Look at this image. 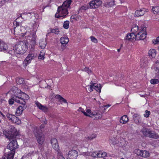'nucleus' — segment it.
<instances>
[{
  "label": "nucleus",
  "mask_w": 159,
  "mask_h": 159,
  "mask_svg": "<svg viewBox=\"0 0 159 159\" xmlns=\"http://www.w3.org/2000/svg\"><path fill=\"white\" fill-rule=\"evenodd\" d=\"M59 159H65L62 156H61L59 157Z\"/></svg>",
  "instance_id": "57"
},
{
  "label": "nucleus",
  "mask_w": 159,
  "mask_h": 159,
  "mask_svg": "<svg viewBox=\"0 0 159 159\" xmlns=\"http://www.w3.org/2000/svg\"><path fill=\"white\" fill-rule=\"evenodd\" d=\"M9 130L3 131V134L5 137L10 140L12 139L7 146V149L10 150L8 154L7 159H13L15 150L18 148V145L16 140L14 139L19 134V132L13 126H10Z\"/></svg>",
  "instance_id": "1"
},
{
  "label": "nucleus",
  "mask_w": 159,
  "mask_h": 159,
  "mask_svg": "<svg viewBox=\"0 0 159 159\" xmlns=\"http://www.w3.org/2000/svg\"><path fill=\"white\" fill-rule=\"evenodd\" d=\"M150 114V112L149 111L146 110L145 111V113L144 114V116L145 117L148 118L149 117V116Z\"/></svg>",
  "instance_id": "42"
},
{
  "label": "nucleus",
  "mask_w": 159,
  "mask_h": 159,
  "mask_svg": "<svg viewBox=\"0 0 159 159\" xmlns=\"http://www.w3.org/2000/svg\"><path fill=\"white\" fill-rule=\"evenodd\" d=\"M98 157H103L107 156V154L106 152H102L101 151L98 153Z\"/></svg>",
  "instance_id": "30"
},
{
  "label": "nucleus",
  "mask_w": 159,
  "mask_h": 159,
  "mask_svg": "<svg viewBox=\"0 0 159 159\" xmlns=\"http://www.w3.org/2000/svg\"><path fill=\"white\" fill-rule=\"evenodd\" d=\"M69 41V39L66 37H62L60 39V42L62 45L67 43Z\"/></svg>",
  "instance_id": "19"
},
{
  "label": "nucleus",
  "mask_w": 159,
  "mask_h": 159,
  "mask_svg": "<svg viewBox=\"0 0 159 159\" xmlns=\"http://www.w3.org/2000/svg\"><path fill=\"white\" fill-rule=\"evenodd\" d=\"M153 43L154 44H157L159 43V37L157 38L156 39H153L152 40Z\"/></svg>",
  "instance_id": "45"
},
{
  "label": "nucleus",
  "mask_w": 159,
  "mask_h": 159,
  "mask_svg": "<svg viewBox=\"0 0 159 159\" xmlns=\"http://www.w3.org/2000/svg\"><path fill=\"white\" fill-rule=\"evenodd\" d=\"M86 112L87 113V115H85L86 116H93V114L90 109H87Z\"/></svg>",
  "instance_id": "39"
},
{
  "label": "nucleus",
  "mask_w": 159,
  "mask_h": 159,
  "mask_svg": "<svg viewBox=\"0 0 159 159\" xmlns=\"http://www.w3.org/2000/svg\"><path fill=\"white\" fill-rule=\"evenodd\" d=\"M22 103H20V104H21V105L19 106V107L17 109L16 113L17 114V116H19L22 112L23 111L26 109L27 107L26 105V102L24 100H23Z\"/></svg>",
  "instance_id": "6"
},
{
  "label": "nucleus",
  "mask_w": 159,
  "mask_h": 159,
  "mask_svg": "<svg viewBox=\"0 0 159 159\" xmlns=\"http://www.w3.org/2000/svg\"><path fill=\"white\" fill-rule=\"evenodd\" d=\"M90 38L93 42L95 43H97L98 42L97 39L95 37L91 36L90 37Z\"/></svg>",
  "instance_id": "40"
},
{
  "label": "nucleus",
  "mask_w": 159,
  "mask_h": 159,
  "mask_svg": "<svg viewBox=\"0 0 159 159\" xmlns=\"http://www.w3.org/2000/svg\"><path fill=\"white\" fill-rule=\"evenodd\" d=\"M92 84L90 86V87H89L90 89V92H91L93 90L92 89H93V88L94 89V86H95V85H94V84H93V83H92Z\"/></svg>",
  "instance_id": "51"
},
{
  "label": "nucleus",
  "mask_w": 159,
  "mask_h": 159,
  "mask_svg": "<svg viewBox=\"0 0 159 159\" xmlns=\"http://www.w3.org/2000/svg\"><path fill=\"white\" fill-rule=\"evenodd\" d=\"M32 37L36 38V36L35 32H34L32 34Z\"/></svg>",
  "instance_id": "53"
},
{
  "label": "nucleus",
  "mask_w": 159,
  "mask_h": 159,
  "mask_svg": "<svg viewBox=\"0 0 159 159\" xmlns=\"http://www.w3.org/2000/svg\"><path fill=\"white\" fill-rule=\"evenodd\" d=\"M142 151V150H141L139 149H135L134 152L137 155L141 157Z\"/></svg>",
  "instance_id": "34"
},
{
  "label": "nucleus",
  "mask_w": 159,
  "mask_h": 159,
  "mask_svg": "<svg viewBox=\"0 0 159 159\" xmlns=\"http://www.w3.org/2000/svg\"><path fill=\"white\" fill-rule=\"evenodd\" d=\"M94 116L97 119H98L101 118L102 116V113L99 111H97L96 114H93Z\"/></svg>",
  "instance_id": "25"
},
{
  "label": "nucleus",
  "mask_w": 159,
  "mask_h": 159,
  "mask_svg": "<svg viewBox=\"0 0 159 159\" xmlns=\"http://www.w3.org/2000/svg\"><path fill=\"white\" fill-rule=\"evenodd\" d=\"M143 134L150 138L157 139L159 135L154 131L150 130L148 129H144L142 131Z\"/></svg>",
  "instance_id": "5"
},
{
  "label": "nucleus",
  "mask_w": 159,
  "mask_h": 159,
  "mask_svg": "<svg viewBox=\"0 0 159 159\" xmlns=\"http://www.w3.org/2000/svg\"><path fill=\"white\" fill-rule=\"evenodd\" d=\"M152 11L155 14H159V7L158 6L152 7Z\"/></svg>",
  "instance_id": "24"
},
{
  "label": "nucleus",
  "mask_w": 159,
  "mask_h": 159,
  "mask_svg": "<svg viewBox=\"0 0 159 159\" xmlns=\"http://www.w3.org/2000/svg\"><path fill=\"white\" fill-rule=\"evenodd\" d=\"M72 2L71 0H66L65 1L61 6L59 7L57 9V13L55 14V17L57 18L62 17V18L65 17L68 14V12L67 8H70V5Z\"/></svg>",
  "instance_id": "4"
},
{
  "label": "nucleus",
  "mask_w": 159,
  "mask_h": 159,
  "mask_svg": "<svg viewBox=\"0 0 159 159\" xmlns=\"http://www.w3.org/2000/svg\"><path fill=\"white\" fill-rule=\"evenodd\" d=\"M106 110V108H105L104 109V112H105V110Z\"/></svg>",
  "instance_id": "60"
},
{
  "label": "nucleus",
  "mask_w": 159,
  "mask_h": 159,
  "mask_svg": "<svg viewBox=\"0 0 159 159\" xmlns=\"http://www.w3.org/2000/svg\"><path fill=\"white\" fill-rule=\"evenodd\" d=\"M38 143L41 145L43 144L44 141V136L42 134H40V135L37 136L36 138Z\"/></svg>",
  "instance_id": "14"
},
{
  "label": "nucleus",
  "mask_w": 159,
  "mask_h": 159,
  "mask_svg": "<svg viewBox=\"0 0 159 159\" xmlns=\"http://www.w3.org/2000/svg\"><path fill=\"white\" fill-rule=\"evenodd\" d=\"M14 115H12L9 113H7L6 115V117L11 121L12 122V120H13L14 117H15Z\"/></svg>",
  "instance_id": "28"
},
{
  "label": "nucleus",
  "mask_w": 159,
  "mask_h": 159,
  "mask_svg": "<svg viewBox=\"0 0 159 159\" xmlns=\"http://www.w3.org/2000/svg\"><path fill=\"white\" fill-rule=\"evenodd\" d=\"M102 1L100 0H93L90 2V5L93 9L98 8L101 5Z\"/></svg>",
  "instance_id": "9"
},
{
  "label": "nucleus",
  "mask_w": 159,
  "mask_h": 159,
  "mask_svg": "<svg viewBox=\"0 0 159 159\" xmlns=\"http://www.w3.org/2000/svg\"><path fill=\"white\" fill-rule=\"evenodd\" d=\"M133 36L134 35H133V34H132V33L130 34L128 33L125 36L124 40L125 41L126 40H128L132 41V40H133L134 39L136 40V37H134L133 38Z\"/></svg>",
  "instance_id": "16"
},
{
  "label": "nucleus",
  "mask_w": 159,
  "mask_h": 159,
  "mask_svg": "<svg viewBox=\"0 0 159 159\" xmlns=\"http://www.w3.org/2000/svg\"><path fill=\"white\" fill-rule=\"evenodd\" d=\"M79 18V17L78 16L75 15H73L70 17V21L72 22L73 21V19L77 20Z\"/></svg>",
  "instance_id": "35"
},
{
  "label": "nucleus",
  "mask_w": 159,
  "mask_h": 159,
  "mask_svg": "<svg viewBox=\"0 0 159 159\" xmlns=\"http://www.w3.org/2000/svg\"><path fill=\"white\" fill-rule=\"evenodd\" d=\"M103 159H105V158H103Z\"/></svg>",
  "instance_id": "63"
},
{
  "label": "nucleus",
  "mask_w": 159,
  "mask_h": 159,
  "mask_svg": "<svg viewBox=\"0 0 159 159\" xmlns=\"http://www.w3.org/2000/svg\"><path fill=\"white\" fill-rule=\"evenodd\" d=\"M145 11L144 8L140 9L139 10H137L135 13V16L138 17L143 16L145 13Z\"/></svg>",
  "instance_id": "13"
},
{
  "label": "nucleus",
  "mask_w": 159,
  "mask_h": 159,
  "mask_svg": "<svg viewBox=\"0 0 159 159\" xmlns=\"http://www.w3.org/2000/svg\"><path fill=\"white\" fill-rule=\"evenodd\" d=\"M23 96L25 97V99L23 98L24 99L25 101V100H27L29 98V96L27 95L25 93H23Z\"/></svg>",
  "instance_id": "48"
},
{
  "label": "nucleus",
  "mask_w": 159,
  "mask_h": 159,
  "mask_svg": "<svg viewBox=\"0 0 159 159\" xmlns=\"http://www.w3.org/2000/svg\"><path fill=\"white\" fill-rule=\"evenodd\" d=\"M28 43L25 41H21L16 44L13 48H9L7 52L12 56L19 57L20 54H23L28 48Z\"/></svg>",
  "instance_id": "2"
},
{
  "label": "nucleus",
  "mask_w": 159,
  "mask_h": 159,
  "mask_svg": "<svg viewBox=\"0 0 159 159\" xmlns=\"http://www.w3.org/2000/svg\"><path fill=\"white\" fill-rule=\"evenodd\" d=\"M93 8L92 7H91L90 5V2L89 3V5H84V6H83L82 7H81L80 8V10H87L89 8Z\"/></svg>",
  "instance_id": "29"
},
{
  "label": "nucleus",
  "mask_w": 159,
  "mask_h": 159,
  "mask_svg": "<svg viewBox=\"0 0 159 159\" xmlns=\"http://www.w3.org/2000/svg\"><path fill=\"white\" fill-rule=\"evenodd\" d=\"M52 32L55 33L56 34H57L59 32V30L58 29H52L51 31Z\"/></svg>",
  "instance_id": "46"
},
{
  "label": "nucleus",
  "mask_w": 159,
  "mask_h": 159,
  "mask_svg": "<svg viewBox=\"0 0 159 159\" xmlns=\"http://www.w3.org/2000/svg\"><path fill=\"white\" fill-rule=\"evenodd\" d=\"M47 43L45 40L41 39L39 42L40 47L42 49L45 48Z\"/></svg>",
  "instance_id": "18"
},
{
  "label": "nucleus",
  "mask_w": 159,
  "mask_h": 159,
  "mask_svg": "<svg viewBox=\"0 0 159 159\" xmlns=\"http://www.w3.org/2000/svg\"><path fill=\"white\" fill-rule=\"evenodd\" d=\"M115 4L114 1H111L109 2V5L111 7L113 6L114 5H115Z\"/></svg>",
  "instance_id": "49"
},
{
  "label": "nucleus",
  "mask_w": 159,
  "mask_h": 159,
  "mask_svg": "<svg viewBox=\"0 0 159 159\" xmlns=\"http://www.w3.org/2000/svg\"><path fill=\"white\" fill-rule=\"evenodd\" d=\"M97 135L95 134H92L90 135L87 137V138L89 140H92L93 139L95 138L96 137Z\"/></svg>",
  "instance_id": "38"
},
{
  "label": "nucleus",
  "mask_w": 159,
  "mask_h": 159,
  "mask_svg": "<svg viewBox=\"0 0 159 159\" xmlns=\"http://www.w3.org/2000/svg\"><path fill=\"white\" fill-rule=\"evenodd\" d=\"M150 83L152 84H157L159 82V80L157 79H152L150 81Z\"/></svg>",
  "instance_id": "37"
},
{
  "label": "nucleus",
  "mask_w": 159,
  "mask_h": 159,
  "mask_svg": "<svg viewBox=\"0 0 159 159\" xmlns=\"http://www.w3.org/2000/svg\"><path fill=\"white\" fill-rule=\"evenodd\" d=\"M0 115H2V116L4 118H5V116L1 112H0Z\"/></svg>",
  "instance_id": "54"
},
{
  "label": "nucleus",
  "mask_w": 159,
  "mask_h": 159,
  "mask_svg": "<svg viewBox=\"0 0 159 159\" xmlns=\"http://www.w3.org/2000/svg\"><path fill=\"white\" fill-rule=\"evenodd\" d=\"M33 131L34 134L36 138L40 135V134H42L41 132L40 129H39V128L37 127H34L33 129Z\"/></svg>",
  "instance_id": "17"
},
{
  "label": "nucleus",
  "mask_w": 159,
  "mask_h": 159,
  "mask_svg": "<svg viewBox=\"0 0 159 159\" xmlns=\"http://www.w3.org/2000/svg\"><path fill=\"white\" fill-rule=\"evenodd\" d=\"M35 103L39 108L43 111L45 112L48 111V108L47 107L42 105L38 101L35 102Z\"/></svg>",
  "instance_id": "12"
},
{
  "label": "nucleus",
  "mask_w": 159,
  "mask_h": 159,
  "mask_svg": "<svg viewBox=\"0 0 159 159\" xmlns=\"http://www.w3.org/2000/svg\"><path fill=\"white\" fill-rule=\"evenodd\" d=\"M154 69L156 76H158L159 75V67L158 66V65H154Z\"/></svg>",
  "instance_id": "26"
},
{
  "label": "nucleus",
  "mask_w": 159,
  "mask_h": 159,
  "mask_svg": "<svg viewBox=\"0 0 159 159\" xmlns=\"http://www.w3.org/2000/svg\"><path fill=\"white\" fill-rule=\"evenodd\" d=\"M129 119L126 115H124L121 117L120 119V122L123 124H125L128 121Z\"/></svg>",
  "instance_id": "20"
},
{
  "label": "nucleus",
  "mask_w": 159,
  "mask_h": 159,
  "mask_svg": "<svg viewBox=\"0 0 159 159\" xmlns=\"http://www.w3.org/2000/svg\"><path fill=\"white\" fill-rule=\"evenodd\" d=\"M44 54L42 52H40L39 56L38 58L40 59H44Z\"/></svg>",
  "instance_id": "41"
},
{
  "label": "nucleus",
  "mask_w": 159,
  "mask_h": 159,
  "mask_svg": "<svg viewBox=\"0 0 159 159\" xmlns=\"http://www.w3.org/2000/svg\"><path fill=\"white\" fill-rule=\"evenodd\" d=\"M141 157L146 158L148 157L149 156V153L146 150H143Z\"/></svg>",
  "instance_id": "27"
},
{
  "label": "nucleus",
  "mask_w": 159,
  "mask_h": 159,
  "mask_svg": "<svg viewBox=\"0 0 159 159\" xmlns=\"http://www.w3.org/2000/svg\"><path fill=\"white\" fill-rule=\"evenodd\" d=\"M24 100L23 98H22L21 97L14 95L12 98L9 100V103L10 105H12L14 103V101H15L16 102L20 103H22Z\"/></svg>",
  "instance_id": "8"
},
{
  "label": "nucleus",
  "mask_w": 159,
  "mask_h": 159,
  "mask_svg": "<svg viewBox=\"0 0 159 159\" xmlns=\"http://www.w3.org/2000/svg\"><path fill=\"white\" fill-rule=\"evenodd\" d=\"M158 66L159 67V65H158Z\"/></svg>",
  "instance_id": "64"
},
{
  "label": "nucleus",
  "mask_w": 159,
  "mask_h": 159,
  "mask_svg": "<svg viewBox=\"0 0 159 159\" xmlns=\"http://www.w3.org/2000/svg\"><path fill=\"white\" fill-rule=\"evenodd\" d=\"M36 38L32 37V38L31 39V41L32 42V43L34 44L36 43Z\"/></svg>",
  "instance_id": "52"
},
{
  "label": "nucleus",
  "mask_w": 159,
  "mask_h": 159,
  "mask_svg": "<svg viewBox=\"0 0 159 159\" xmlns=\"http://www.w3.org/2000/svg\"><path fill=\"white\" fill-rule=\"evenodd\" d=\"M51 144L52 147L55 149H57L58 148V145L57 144V139L55 138L52 139L51 141Z\"/></svg>",
  "instance_id": "15"
},
{
  "label": "nucleus",
  "mask_w": 159,
  "mask_h": 159,
  "mask_svg": "<svg viewBox=\"0 0 159 159\" xmlns=\"http://www.w3.org/2000/svg\"><path fill=\"white\" fill-rule=\"evenodd\" d=\"M78 111H81L82 113H84V115H87V113L85 112L84 111V109L83 108H82L80 107L79 108V109H78Z\"/></svg>",
  "instance_id": "47"
},
{
  "label": "nucleus",
  "mask_w": 159,
  "mask_h": 159,
  "mask_svg": "<svg viewBox=\"0 0 159 159\" xmlns=\"http://www.w3.org/2000/svg\"><path fill=\"white\" fill-rule=\"evenodd\" d=\"M133 119L135 123L139 124L141 122V119L140 116L137 114L134 115L133 116Z\"/></svg>",
  "instance_id": "11"
},
{
  "label": "nucleus",
  "mask_w": 159,
  "mask_h": 159,
  "mask_svg": "<svg viewBox=\"0 0 159 159\" xmlns=\"http://www.w3.org/2000/svg\"><path fill=\"white\" fill-rule=\"evenodd\" d=\"M149 56H151L152 57H154L156 54V51L154 49H150L148 52Z\"/></svg>",
  "instance_id": "22"
},
{
  "label": "nucleus",
  "mask_w": 159,
  "mask_h": 159,
  "mask_svg": "<svg viewBox=\"0 0 159 159\" xmlns=\"http://www.w3.org/2000/svg\"><path fill=\"white\" fill-rule=\"evenodd\" d=\"M45 124H46L47 123V121H44V122Z\"/></svg>",
  "instance_id": "61"
},
{
  "label": "nucleus",
  "mask_w": 159,
  "mask_h": 159,
  "mask_svg": "<svg viewBox=\"0 0 159 159\" xmlns=\"http://www.w3.org/2000/svg\"><path fill=\"white\" fill-rule=\"evenodd\" d=\"M69 22L68 21H65L64 22L63 27L65 29H67L69 27Z\"/></svg>",
  "instance_id": "36"
},
{
  "label": "nucleus",
  "mask_w": 159,
  "mask_h": 159,
  "mask_svg": "<svg viewBox=\"0 0 159 159\" xmlns=\"http://www.w3.org/2000/svg\"><path fill=\"white\" fill-rule=\"evenodd\" d=\"M22 36H24L27 34V32H25L24 33H22Z\"/></svg>",
  "instance_id": "56"
},
{
  "label": "nucleus",
  "mask_w": 159,
  "mask_h": 159,
  "mask_svg": "<svg viewBox=\"0 0 159 159\" xmlns=\"http://www.w3.org/2000/svg\"><path fill=\"white\" fill-rule=\"evenodd\" d=\"M13 120H12V123L16 124H19L20 123L21 121L16 116L14 117Z\"/></svg>",
  "instance_id": "31"
},
{
  "label": "nucleus",
  "mask_w": 159,
  "mask_h": 159,
  "mask_svg": "<svg viewBox=\"0 0 159 159\" xmlns=\"http://www.w3.org/2000/svg\"><path fill=\"white\" fill-rule=\"evenodd\" d=\"M141 30H139V27L137 25H134L131 29V32L133 34V38L136 37V40H143L145 39L147 34L146 32V28L143 27L141 28Z\"/></svg>",
  "instance_id": "3"
},
{
  "label": "nucleus",
  "mask_w": 159,
  "mask_h": 159,
  "mask_svg": "<svg viewBox=\"0 0 159 159\" xmlns=\"http://www.w3.org/2000/svg\"><path fill=\"white\" fill-rule=\"evenodd\" d=\"M36 57L34 54H29L23 61L24 66H26L30 63L32 60L34 59Z\"/></svg>",
  "instance_id": "7"
},
{
  "label": "nucleus",
  "mask_w": 159,
  "mask_h": 159,
  "mask_svg": "<svg viewBox=\"0 0 159 159\" xmlns=\"http://www.w3.org/2000/svg\"><path fill=\"white\" fill-rule=\"evenodd\" d=\"M120 48L117 49V51L118 52H120Z\"/></svg>",
  "instance_id": "59"
},
{
  "label": "nucleus",
  "mask_w": 159,
  "mask_h": 159,
  "mask_svg": "<svg viewBox=\"0 0 159 159\" xmlns=\"http://www.w3.org/2000/svg\"><path fill=\"white\" fill-rule=\"evenodd\" d=\"M159 65V61H158V60H157L156 62H155V64L154 65Z\"/></svg>",
  "instance_id": "55"
},
{
  "label": "nucleus",
  "mask_w": 159,
  "mask_h": 159,
  "mask_svg": "<svg viewBox=\"0 0 159 159\" xmlns=\"http://www.w3.org/2000/svg\"><path fill=\"white\" fill-rule=\"evenodd\" d=\"M115 5L117 6H120V5L122 3V2L121 0H116L115 1Z\"/></svg>",
  "instance_id": "44"
},
{
  "label": "nucleus",
  "mask_w": 159,
  "mask_h": 159,
  "mask_svg": "<svg viewBox=\"0 0 159 159\" xmlns=\"http://www.w3.org/2000/svg\"><path fill=\"white\" fill-rule=\"evenodd\" d=\"M122 46H123V44H121V47H122Z\"/></svg>",
  "instance_id": "62"
},
{
  "label": "nucleus",
  "mask_w": 159,
  "mask_h": 159,
  "mask_svg": "<svg viewBox=\"0 0 159 159\" xmlns=\"http://www.w3.org/2000/svg\"><path fill=\"white\" fill-rule=\"evenodd\" d=\"M98 153L97 152H93L92 154V156L94 157H98Z\"/></svg>",
  "instance_id": "50"
},
{
  "label": "nucleus",
  "mask_w": 159,
  "mask_h": 159,
  "mask_svg": "<svg viewBox=\"0 0 159 159\" xmlns=\"http://www.w3.org/2000/svg\"><path fill=\"white\" fill-rule=\"evenodd\" d=\"M82 70L87 72L89 74L91 73V70L89 68L85 67Z\"/></svg>",
  "instance_id": "43"
},
{
  "label": "nucleus",
  "mask_w": 159,
  "mask_h": 159,
  "mask_svg": "<svg viewBox=\"0 0 159 159\" xmlns=\"http://www.w3.org/2000/svg\"><path fill=\"white\" fill-rule=\"evenodd\" d=\"M94 89H95L99 93H100L101 91V85L100 84H97L96 86L95 85Z\"/></svg>",
  "instance_id": "32"
},
{
  "label": "nucleus",
  "mask_w": 159,
  "mask_h": 159,
  "mask_svg": "<svg viewBox=\"0 0 159 159\" xmlns=\"http://www.w3.org/2000/svg\"><path fill=\"white\" fill-rule=\"evenodd\" d=\"M78 156L77 152L74 150L70 151L68 154L69 159H76Z\"/></svg>",
  "instance_id": "10"
},
{
  "label": "nucleus",
  "mask_w": 159,
  "mask_h": 159,
  "mask_svg": "<svg viewBox=\"0 0 159 159\" xmlns=\"http://www.w3.org/2000/svg\"><path fill=\"white\" fill-rule=\"evenodd\" d=\"M110 106H111V105H110V104H108V105H105V106H104V107H110Z\"/></svg>",
  "instance_id": "58"
},
{
  "label": "nucleus",
  "mask_w": 159,
  "mask_h": 159,
  "mask_svg": "<svg viewBox=\"0 0 159 159\" xmlns=\"http://www.w3.org/2000/svg\"><path fill=\"white\" fill-rule=\"evenodd\" d=\"M16 82L18 84H25V81L23 78H18L16 80Z\"/></svg>",
  "instance_id": "33"
},
{
  "label": "nucleus",
  "mask_w": 159,
  "mask_h": 159,
  "mask_svg": "<svg viewBox=\"0 0 159 159\" xmlns=\"http://www.w3.org/2000/svg\"><path fill=\"white\" fill-rule=\"evenodd\" d=\"M20 19V17H19L17 18L15 21L13 23V24L14 25H16V27L14 28V31H15V30L16 28V27L20 25L21 23L19 21V19Z\"/></svg>",
  "instance_id": "23"
},
{
  "label": "nucleus",
  "mask_w": 159,
  "mask_h": 159,
  "mask_svg": "<svg viewBox=\"0 0 159 159\" xmlns=\"http://www.w3.org/2000/svg\"><path fill=\"white\" fill-rule=\"evenodd\" d=\"M55 98L58 99L59 101L64 103H67L66 100L59 95H57Z\"/></svg>",
  "instance_id": "21"
}]
</instances>
